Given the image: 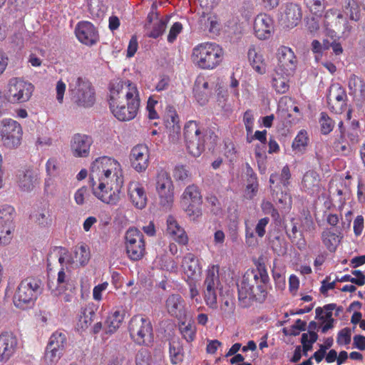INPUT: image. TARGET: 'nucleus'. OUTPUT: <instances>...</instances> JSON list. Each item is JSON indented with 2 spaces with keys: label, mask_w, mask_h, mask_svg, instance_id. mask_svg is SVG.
Here are the masks:
<instances>
[{
  "label": "nucleus",
  "mask_w": 365,
  "mask_h": 365,
  "mask_svg": "<svg viewBox=\"0 0 365 365\" xmlns=\"http://www.w3.org/2000/svg\"><path fill=\"white\" fill-rule=\"evenodd\" d=\"M129 159L131 167L137 172H144L149 165L150 151L145 144L134 146L130 153Z\"/></svg>",
  "instance_id": "18"
},
{
  "label": "nucleus",
  "mask_w": 365,
  "mask_h": 365,
  "mask_svg": "<svg viewBox=\"0 0 365 365\" xmlns=\"http://www.w3.org/2000/svg\"><path fill=\"white\" fill-rule=\"evenodd\" d=\"M169 353L173 364H178L182 361L184 357L183 348L178 340L173 339L170 341Z\"/></svg>",
  "instance_id": "39"
},
{
  "label": "nucleus",
  "mask_w": 365,
  "mask_h": 365,
  "mask_svg": "<svg viewBox=\"0 0 365 365\" xmlns=\"http://www.w3.org/2000/svg\"><path fill=\"white\" fill-rule=\"evenodd\" d=\"M190 173L186 165H177L173 170V177L177 181H185L190 179Z\"/></svg>",
  "instance_id": "55"
},
{
  "label": "nucleus",
  "mask_w": 365,
  "mask_h": 365,
  "mask_svg": "<svg viewBox=\"0 0 365 365\" xmlns=\"http://www.w3.org/2000/svg\"><path fill=\"white\" fill-rule=\"evenodd\" d=\"M116 179L123 180V170L118 160L110 157L102 156L92 163L90 171L91 183Z\"/></svg>",
  "instance_id": "4"
},
{
  "label": "nucleus",
  "mask_w": 365,
  "mask_h": 365,
  "mask_svg": "<svg viewBox=\"0 0 365 365\" xmlns=\"http://www.w3.org/2000/svg\"><path fill=\"white\" fill-rule=\"evenodd\" d=\"M155 188L160 204L165 208H170L174 202V185L168 172L160 170L158 173Z\"/></svg>",
  "instance_id": "14"
},
{
  "label": "nucleus",
  "mask_w": 365,
  "mask_h": 365,
  "mask_svg": "<svg viewBox=\"0 0 365 365\" xmlns=\"http://www.w3.org/2000/svg\"><path fill=\"white\" fill-rule=\"evenodd\" d=\"M348 86L351 93L356 94L364 90L365 84L364 81L354 74L351 75L348 81Z\"/></svg>",
  "instance_id": "52"
},
{
  "label": "nucleus",
  "mask_w": 365,
  "mask_h": 365,
  "mask_svg": "<svg viewBox=\"0 0 365 365\" xmlns=\"http://www.w3.org/2000/svg\"><path fill=\"white\" fill-rule=\"evenodd\" d=\"M75 258L81 264L85 265L90 259V252L87 246L81 244L75 247Z\"/></svg>",
  "instance_id": "48"
},
{
  "label": "nucleus",
  "mask_w": 365,
  "mask_h": 365,
  "mask_svg": "<svg viewBox=\"0 0 365 365\" xmlns=\"http://www.w3.org/2000/svg\"><path fill=\"white\" fill-rule=\"evenodd\" d=\"M247 58L250 66L258 74L263 75L267 72V62L262 52L254 45L247 51Z\"/></svg>",
  "instance_id": "30"
},
{
  "label": "nucleus",
  "mask_w": 365,
  "mask_h": 365,
  "mask_svg": "<svg viewBox=\"0 0 365 365\" xmlns=\"http://www.w3.org/2000/svg\"><path fill=\"white\" fill-rule=\"evenodd\" d=\"M108 287V283L104 282L95 286L93 289V297L96 301H101L102 299V292L105 291Z\"/></svg>",
  "instance_id": "64"
},
{
  "label": "nucleus",
  "mask_w": 365,
  "mask_h": 365,
  "mask_svg": "<svg viewBox=\"0 0 365 365\" xmlns=\"http://www.w3.org/2000/svg\"><path fill=\"white\" fill-rule=\"evenodd\" d=\"M269 284L255 281L254 278L244 274L240 284H237L238 300L242 307L251 305L253 301L263 302L267 296Z\"/></svg>",
  "instance_id": "5"
},
{
  "label": "nucleus",
  "mask_w": 365,
  "mask_h": 365,
  "mask_svg": "<svg viewBox=\"0 0 365 365\" xmlns=\"http://www.w3.org/2000/svg\"><path fill=\"white\" fill-rule=\"evenodd\" d=\"M302 184L305 190L308 191H314L319 188V175L314 170L307 171L304 175Z\"/></svg>",
  "instance_id": "40"
},
{
  "label": "nucleus",
  "mask_w": 365,
  "mask_h": 365,
  "mask_svg": "<svg viewBox=\"0 0 365 365\" xmlns=\"http://www.w3.org/2000/svg\"><path fill=\"white\" fill-rule=\"evenodd\" d=\"M262 212L266 215H270L272 217L277 220L279 218L278 210L274 207L273 204L269 201H262L261 204Z\"/></svg>",
  "instance_id": "57"
},
{
  "label": "nucleus",
  "mask_w": 365,
  "mask_h": 365,
  "mask_svg": "<svg viewBox=\"0 0 365 365\" xmlns=\"http://www.w3.org/2000/svg\"><path fill=\"white\" fill-rule=\"evenodd\" d=\"M323 24L326 30L331 33H344V27L347 24V21L340 10L331 8L325 11Z\"/></svg>",
  "instance_id": "20"
},
{
  "label": "nucleus",
  "mask_w": 365,
  "mask_h": 365,
  "mask_svg": "<svg viewBox=\"0 0 365 365\" xmlns=\"http://www.w3.org/2000/svg\"><path fill=\"white\" fill-rule=\"evenodd\" d=\"M180 333L187 342L192 341L195 338L196 329L191 323L182 322L179 327Z\"/></svg>",
  "instance_id": "49"
},
{
  "label": "nucleus",
  "mask_w": 365,
  "mask_h": 365,
  "mask_svg": "<svg viewBox=\"0 0 365 365\" xmlns=\"http://www.w3.org/2000/svg\"><path fill=\"white\" fill-rule=\"evenodd\" d=\"M125 311L122 307H115L108 315L105 322L106 333L113 334L121 326Z\"/></svg>",
  "instance_id": "32"
},
{
  "label": "nucleus",
  "mask_w": 365,
  "mask_h": 365,
  "mask_svg": "<svg viewBox=\"0 0 365 365\" xmlns=\"http://www.w3.org/2000/svg\"><path fill=\"white\" fill-rule=\"evenodd\" d=\"M123 180L91 183L93 194L101 202L116 205L120 200Z\"/></svg>",
  "instance_id": "9"
},
{
  "label": "nucleus",
  "mask_w": 365,
  "mask_h": 365,
  "mask_svg": "<svg viewBox=\"0 0 365 365\" xmlns=\"http://www.w3.org/2000/svg\"><path fill=\"white\" fill-rule=\"evenodd\" d=\"M140 91L130 80L117 79L108 85V103L113 115L119 121L133 120L140 106Z\"/></svg>",
  "instance_id": "1"
},
{
  "label": "nucleus",
  "mask_w": 365,
  "mask_h": 365,
  "mask_svg": "<svg viewBox=\"0 0 365 365\" xmlns=\"http://www.w3.org/2000/svg\"><path fill=\"white\" fill-rule=\"evenodd\" d=\"M34 222L40 227L48 228L51 226L53 219L49 210L38 211L33 216Z\"/></svg>",
  "instance_id": "42"
},
{
  "label": "nucleus",
  "mask_w": 365,
  "mask_h": 365,
  "mask_svg": "<svg viewBox=\"0 0 365 365\" xmlns=\"http://www.w3.org/2000/svg\"><path fill=\"white\" fill-rule=\"evenodd\" d=\"M165 126L169 132V138L175 142L180 133L179 116L173 108L170 107L166 113Z\"/></svg>",
  "instance_id": "31"
},
{
  "label": "nucleus",
  "mask_w": 365,
  "mask_h": 365,
  "mask_svg": "<svg viewBox=\"0 0 365 365\" xmlns=\"http://www.w3.org/2000/svg\"><path fill=\"white\" fill-rule=\"evenodd\" d=\"M302 11L299 4L286 3L282 8L279 21L287 28H294L301 21Z\"/></svg>",
  "instance_id": "19"
},
{
  "label": "nucleus",
  "mask_w": 365,
  "mask_h": 365,
  "mask_svg": "<svg viewBox=\"0 0 365 365\" xmlns=\"http://www.w3.org/2000/svg\"><path fill=\"white\" fill-rule=\"evenodd\" d=\"M68 279L67 276L63 270V269H61L58 273V278H57V284L58 287L56 288L53 287L51 282L48 283V286L49 289L56 295L61 293L65 289L66 284H67Z\"/></svg>",
  "instance_id": "50"
},
{
  "label": "nucleus",
  "mask_w": 365,
  "mask_h": 365,
  "mask_svg": "<svg viewBox=\"0 0 365 365\" xmlns=\"http://www.w3.org/2000/svg\"><path fill=\"white\" fill-rule=\"evenodd\" d=\"M274 29V21L272 17L266 14H258L254 21V31L259 39L269 38Z\"/></svg>",
  "instance_id": "24"
},
{
  "label": "nucleus",
  "mask_w": 365,
  "mask_h": 365,
  "mask_svg": "<svg viewBox=\"0 0 365 365\" xmlns=\"http://www.w3.org/2000/svg\"><path fill=\"white\" fill-rule=\"evenodd\" d=\"M150 356L146 350H140L135 356L136 365H150Z\"/></svg>",
  "instance_id": "63"
},
{
  "label": "nucleus",
  "mask_w": 365,
  "mask_h": 365,
  "mask_svg": "<svg viewBox=\"0 0 365 365\" xmlns=\"http://www.w3.org/2000/svg\"><path fill=\"white\" fill-rule=\"evenodd\" d=\"M319 123L320 125L321 132L324 135L330 133L335 125V122L325 112H322L320 113Z\"/></svg>",
  "instance_id": "44"
},
{
  "label": "nucleus",
  "mask_w": 365,
  "mask_h": 365,
  "mask_svg": "<svg viewBox=\"0 0 365 365\" xmlns=\"http://www.w3.org/2000/svg\"><path fill=\"white\" fill-rule=\"evenodd\" d=\"M195 96L197 101L204 105L208 101V96L210 93L209 90V83L204 77H198L195 81Z\"/></svg>",
  "instance_id": "36"
},
{
  "label": "nucleus",
  "mask_w": 365,
  "mask_h": 365,
  "mask_svg": "<svg viewBox=\"0 0 365 365\" xmlns=\"http://www.w3.org/2000/svg\"><path fill=\"white\" fill-rule=\"evenodd\" d=\"M309 138L307 132L304 130H300L295 137L292 148L294 150L303 151L308 145Z\"/></svg>",
  "instance_id": "46"
},
{
  "label": "nucleus",
  "mask_w": 365,
  "mask_h": 365,
  "mask_svg": "<svg viewBox=\"0 0 365 365\" xmlns=\"http://www.w3.org/2000/svg\"><path fill=\"white\" fill-rule=\"evenodd\" d=\"M63 351L61 349L50 348L47 346L44 356V361L47 365H55L58 363L63 355Z\"/></svg>",
  "instance_id": "45"
},
{
  "label": "nucleus",
  "mask_w": 365,
  "mask_h": 365,
  "mask_svg": "<svg viewBox=\"0 0 365 365\" xmlns=\"http://www.w3.org/2000/svg\"><path fill=\"white\" fill-rule=\"evenodd\" d=\"M216 289L205 288L204 299L207 306L214 309L217 307V294Z\"/></svg>",
  "instance_id": "53"
},
{
  "label": "nucleus",
  "mask_w": 365,
  "mask_h": 365,
  "mask_svg": "<svg viewBox=\"0 0 365 365\" xmlns=\"http://www.w3.org/2000/svg\"><path fill=\"white\" fill-rule=\"evenodd\" d=\"M255 268L247 269L245 274L247 276H252L255 281L261 282L269 283V277L267 273V267L262 259L259 258L255 262Z\"/></svg>",
  "instance_id": "35"
},
{
  "label": "nucleus",
  "mask_w": 365,
  "mask_h": 365,
  "mask_svg": "<svg viewBox=\"0 0 365 365\" xmlns=\"http://www.w3.org/2000/svg\"><path fill=\"white\" fill-rule=\"evenodd\" d=\"M158 103V100L155 99L153 96L149 97L146 106V110L148 113V117L149 119L154 120L158 118V114L155 109Z\"/></svg>",
  "instance_id": "58"
},
{
  "label": "nucleus",
  "mask_w": 365,
  "mask_h": 365,
  "mask_svg": "<svg viewBox=\"0 0 365 365\" xmlns=\"http://www.w3.org/2000/svg\"><path fill=\"white\" fill-rule=\"evenodd\" d=\"M180 204L191 220L195 221L202 216V196L196 185L192 184L185 187L180 197Z\"/></svg>",
  "instance_id": "10"
},
{
  "label": "nucleus",
  "mask_w": 365,
  "mask_h": 365,
  "mask_svg": "<svg viewBox=\"0 0 365 365\" xmlns=\"http://www.w3.org/2000/svg\"><path fill=\"white\" fill-rule=\"evenodd\" d=\"M223 57V48L214 42H203L196 45L191 54L195 66L203 70L216 68L222 63Z\"/></svg>",
  "instance_id": "3"
},
{
  "label": "nucleus",
  "mask_w": 365,
  "mask_h": 365,
  "mask_svg": "<svg viewBox=\"0 0 365 365\" xmlns=\"http://www.w3.org/2000/svg\"><path fill=\"white\" fill-rule=\"evenodd\" d=\"M92 143L91 137L81 133L75 134L71 141V150L73 156L76 158L88 156Z\"/></svg>",
  "instance_id": "22"
},
{
  "label": "nucleus",
  "mask_w": 365,
  "mask_h": 365,
  "mask_svg": "<svg viewBox=\"0 0 365 365\" xmlns=\"http://www.w3.org/2000/svg\"><path fill=\"white\" fill-rule=\"evenodd\" d=\"M17 183L21 191L29 192L39 184L38 174L32 169L19 170L16 175Z\"/></svg>",
  "instance_id": "28"
},
{
  "label": "nucleus",
  "mask_w": 365,
  "mask_h": 365,
  "mask_svg": "<svg viewBox=\"0 0 365 365\" xmlns=\"http://www.w3.org/2000/svg\"><path fill=\"white\" fill-rule=\"evenodd\" d=\"M304 3L312 14L321 16L327 2L326 0H304Z\"/></svg>",
  "instance_id": "47"
},
{
  "label": "nucleus",
  "mask_w": 365,
  "mask_h": 365,
  "mask_svg": "<svg viewBox=\"0 0 365 365\" xmlns=\"http://www.w3.org/2000/svg\"><path fill=\"white\" fill-rule=\"evenodd\" d=\"M235 301L231 297H226L222 299L220 305V311L222 317L224 318L230 317L235 312Z\"/></svg>",
  "instance_id": "51"
},
{
  "label": "nucleus",
  "mask_w": 365,
  "mask_h": 365,
  "mask_svg": "<svg viewBox=\"0 0 365 365\" xmlns=\"http://www.w3.org/2000/svg\"><path fill=\"white\" fill-rule=\"evenodd\" d=\"M18 344L16 336L11 332L0 334V362L7 361L14 354Z\"/></svg>",
  "instance_id": "23"
},
{
  "label": "nucleus",
  "mask_w": 365,
  "mask_h": 365,
  "mask_svg": "<svg viewBox=\"0 0 365 365\" xmlns=\"http://www.w3.org/2000/svg\"><path fill=\"white\" fill-rule=\"evenodd\" d=\"M128 330L137 344L150 346L153 342V325L148 317L140 314L133 316L129 322Z\"/></svg>",
  "instance_id": "8"
},
{
  "label": "nucleus",
  "mask_w": 365,
  "mask_h": 365,
  "mask_svg": "<svg viewBox=\"0 0 365 365\" xmlns=\"http://www.w3.org/2000/svg\"><path fill=\"white\" fill-rule=\"evenodd\" d=\"M182 268L187 279H197L202 273L199 259L192 253H187L182 260Z\"/></svg>",
  "instance_id": "25"
},
{
  "label": "nucleus",
  "mask_w": 365,
  "mask_h": 365,
  "mask_svg": "<svg viewBox=\"0 0 365 365\" xmlns=\"http://www.w3.org/2000/svg\"><path fill=\"white\" fill-rule=\"evenodd\" d=\"M75 34L78 40L86 46H93L98 41V31L89 21L78 22L75 28Z\"/></svg>",
  "instance_id": "21"
},
{
  "label": "nucleus",
  "mask_w": 365,
  "mask_h": 365,
  "mask_svg": "<svg viewBox=\"0 0 365 365\" xmlns=\"http://www.w3.org/2000/svg\"><path fill=\"white\" fill-rule=\"evenodd\" d=\"M202 29L207 30L212 35H219L222 26L218 16L214 14H203L200 19Z\"/></svg>",
  "instance_id": "34"
},
{
  "label": "nucleus",
  "mask_w": 365,
  "mask_h": 365,
  "mask_svg": "<svg viewBox=\"0 0 365 365\" xmlns=\"http://www.w3.org/2000/svg\"><path fill=\"white\" fill-rule=\"evenodd\" d=\"M168 20L158 19L153 24V29L148 34V37L157 38L160 36L165 31Z\"/></svg>",
  "instance_id": "54"
},
{
  "label": "nucleus",
  "mask_w": 365,
  "mask_h": 365,
  "mask_svg": "<svg viewBox=\"0 0 365 365\" xmlns=\"http://www.w3.org/2000/svg\"><path fill=\"white\" fill-rule=\"evenodd\" d=\"M128 194L132 204L138 209H143L148 201L144 187L137 181L130 182L128 187Z\"/></svg>",
  "instance_id": "26"
},
{
  "label": "nucleus",
  "mask_w": 365,
  "mask_h": 365,
  "mask_svg": "<svg viewBox=\"0 0 365 365\" xmlns=\"http://www.w3.org/2000/svg\"><path fill=\"white\" fill-rule=\"evenodd\" d=\"M285 74L277 73L275 71L272 77V86L275 91L278 93H285L289 88V78Z\"/></svg>",
  "instance_id": "38"
},
{
  "label": "nucleus",
  "mask_w": 365,
  "mask_h": 365,
  "mask_svg": "<svg viewBox=\"0 0 365 365\" xmlns=\"http://www.w3.org/2000/svg\"><path fill=\"white\" fill-rule=\"evenodd\" d=\"M165 308L168 314L178 319L186 316L185 304L182 297L178 294H172L165 300Z\"/></svg>",
  "instance_id": "27"
},
{
  "label": "nucleus",
  "mask_w": 365,
  "mask_h": 365,
  "mask_svg": "<svg viewBox=\"0 0 365 365\" xmlns=\"http://www.w3.org/2000/svg\"><path fill=\"white\" fill-rule=\"evenodd\" d=\"M22 135L21 125L16 120L5 118L0 121V137L5 146L16 148L21 144Z\"/></svg>",
  "instance_id": "12"
},
{
  "label": "nucleus",
  "mask_w": 365,
  "mask_h": 365,
  "mask_svg": "<svg viewBox=\"0 0 365 365\" xmlns=\"http://www.w3.org/2000/svg\"><path fill=\"white\" fill-rule=\"evenodd\" d=\"M88 196V189L83 186L78 189L74 194V200L77 205H82L85 202V199Z\"/></svg>",
  "instance_id": "61"
},
{
  "label": "nucleus",
  "mask_w": 365,
  "mask_h": 365,
  "mask_svg": "<svg viewBox=\"0 0 365 365\" xmlns=\"http://www.w3.org/2000/svg\"><path fill=\"white\" fill-rule=\"evenodd\" d=\"M269 222V218L267 217H264L259 220L255 228V233L259 237L262 238L264 236L266 233V227Z\"/></svg>",
  "instance_id": "60"
},
{
  "label": "nucleus",
  "mask_w": 365,
  "mask_h": 365,
  "mask_svg": "<svg viewBox=\"0 0 365 365\" xmlns=\"http://www.w3.org/2000/svg\"><path fill=\"white\" fill-rule=\"evenodd\" d=\"M254 120L255 119L252 110H246L243 115V122L247 133H253Z\"/></svg>",
  "instance_id": "62"
},
{
  "label": "nucleus",
  "mask_w": 365,
  "mask_h": 365,
  "mask_svg": "<svg viewBox=\"0 0 365 365\" xmlns=\"http://www.w3.org/2000/svg\"><path fill=\"white\" fill-rule=\"evenodd\" d=\"M167 233L177 242L185 245L188 242V237L184 229L179 225L174 217L170 215L167 219Z\"/></svg>",
  "instance_id": "33"
},
{
  "label": "nucleus",
  "mask_w": 365,
  "mask_h": 365,
  "mask_svg": "<svg viewBox=\"0 0 365 365\" xmlns=\"http://www.w3.org/2000/svg\"><path fill=\"white\" fill-rule=\"evenodd\" d=\"M219 269L220 267L218 265H212L208 268L206 273V277L204 281L205 288L216 289H220V287L221 284L219 277Z\"/></svg>",
  "instance_id": "37"
},
{
  "label": "nucleus",
  "mask_w": 365,
  "mask_h": 365,
  "mask_svg": "<svg viewBox=\"0 0 365 365\" xmlns=\"http://www.w3.org/2000/svg\"><path fill=\"white\" fill-rule=\"evenodd\" d=\"M41 280L28 277L19 284L13 297L14 305L20 309L31 306L40 294Z\"/></svg>",
  "instance_id": "7"
},
{
  "label": "nucleus",
  "mask_w": 365,
  "mask_h": 365,
  "mask_svg": "<svg viewBox=\"0 0 365 365\" xmlns=\"http://www.w3.org/2000/svg\"><path fill=\"white\" fill-rule=\"evenodd\" d=\"M96 314L92 307L82 308L78 321V326L82 329H87L93 322Z\"/></svg>",
  "instance_id": "41"
},
{
  "label": "nucleus",
  "mask_w": 365,
  "mask_h": 365,
  "mask_svg": "<svg viewBox=\"0 0 365 365\" xmlns=\"http://www.w3.org/2000/svg\"><path fill=\"white\" fill-rule=\"evenodd\" d=\"M183 136L188 153L199 157L205 150V143L215 145L218 136L212 128L202 130L195 120H189L184 125Z\"/></svg>",
  "instance_id": "2"
},
{
  "label": "nucleus",
  "mask_w": 365,
  "mask_h": 365,
  "mask_svg": "<svg viewBox=\"0 0 365 365\" xmlns=\"http://www.w3.org/2000/svg\"><path fill=\"white\" fill-rule=\"evenodd\" d=\"M68 86L71 98L78 106L89 108L94 105L95 89L88 80L81 77H75L69 82Z\"/></svg>",
  "instance_id": "6"
},
{
  "label": "nucleus",
  "mask_w": 365,
  "mask_h": 365,
  "mask_svg": "<svg viewBox=\"0 0 365 365\" xmlns=\"http://www.w3.org/2000/svg\"><path fill=\"white\" fill-rule=\"evenodd\" d=\"M347 95L345 90L339 85L330 87L327 95V104L329 109L336 114L343 113L347 106Z\"/></svg>",
  "instance_id": "17"
},
{
  "label": "nucleus",
  "mask_w": 365,
  "mask_h": 365,
  "mask_svg": "<svg viewBox=\"0 0 365 365\" xmlns=\"http://www.w3.org/2000/svg\"><path fill=\"white\" fill-rule=\"evenodd\" d=\"M14 212L11 205L0 207V245H7L11 239Z\"/></svg>",
  "instance_id": "16"
},
{
  "label": "nucleus",
  "mask_w": 365,
  "mask_h": 365,
  "mask_svg": "<svg viewBox=\"0 0 365 365\" xmlns=\"http://www.w3.org/2000/svg\"><path fill=\"white\" fill-rule=\"evenodd\" d=\"M343 235L340 230L334 227H327L321 234V240L325 247L331 252H334L339 245Z\"/></svg>",
  "instance_id": "29"
},
{
  "label": "nucleus",
  "mask_w": 365,
  "mask_h": 365,
  "mask_svg": "<svg viewBox=\"0 0 365 365\" xmlns=\"http://www.w3.org/2000/svg\"><path fill=\"white\" fill-rule=\"evenodd\" d=\"M66 342V334L62 331H56L51 336L47 346H50V348L61 349L63 351Z\"/></svg>",
  "instance_id": "43"
},
{
  "label": "nucleus",
  "mask_w": 365,
  "mask_h": 365,
  "mask_svg": "<svg viewBox=\"0 0 365 365\" xmlns=\"http://www.w3.org/2000/svg\"><path fill=\"white\" fill-rule=\"evenodd\" d=\"M182 30V24L180 22H175L173 26H171L169 34L168 35V41L169 43H173L176 38L178 34L181 33Z\"/></svg>",
  "instance_id": "59"
},
{
  "label": "nucleus",
  "mask_w": 365,
  "mask_h": 365,
  "mask_svg": "<svg viewBox=\"0 0 365 365\" xmlns=\"http://www.w3.org/2000/svg\"><path fill=\"white\" fill-rule=\"evenodd\" d=\"M351 341V330L349 327L341 329L337 334L336 342L339 346H346Z\"/></svg>",
  "instance_id": "56"
},
{
  "label": "nucleus",
  "mask_w": 365,
  "mask_h": 365,
  "mask_svg": "<svg viewBox=\"0 0 365 365\" xmlns=\"http://www.w3.org/2000/svg\"><path fill=\"white\" fill-rule=\"evenodd\" d=\"M277 66L275 71L277 73L292 76L297 66L298 61L294 52L288 46H282L277 51Z\"/></svg>",
  "instance_id": "15"
},
{
  "label": "nucleus",
  "mask_w": 365,
  "mask_h": 365,
  "mask_svg": "<svg viewBox=\"0 0 365 365\" xmlns=\"http://www.w3.org/2000/svg\"><path fill=\"white\" fill-rule=\"evenodd\" d=\"M125 247L130 260L141 259L146 253L143 234L135 227H130L125 234Z\"/></svg>",
  "instance_id": "11"
},
{
  "label": "nucleus",
  "mask_w": 365,
  "mask_h": 365,
  "mask_svg": "<svg viewBox=\"0 0 365 365\" xmlns=\"http://www.w3.org/2000/svg\"><path fill=\"white\" fill-rule=\"evenodd\" d=\"M34 91L32 83L19 78H13L8 84V97L13 103H21L29 101Z\"/></svg>",
  "instance_id": "13"
}]
</instances>
